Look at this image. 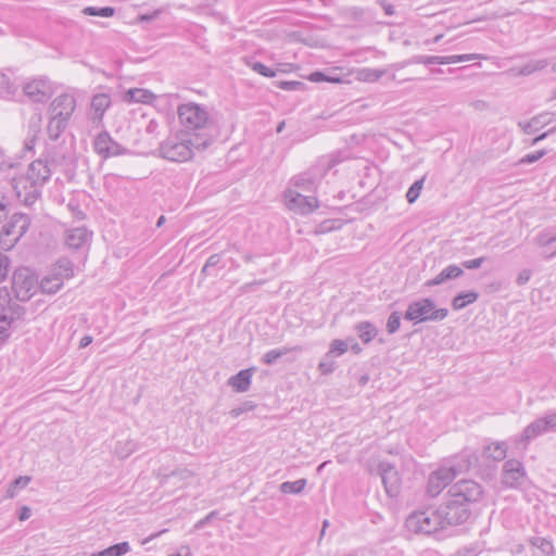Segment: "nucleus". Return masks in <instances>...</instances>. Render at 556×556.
<instances>
[{"label":"nucleus","instance_id":"obj_2","mask_svg":"<svg viewBox=\"0 0 556 556\" xmlns=\"http://www.w3.org/2000/svg\"><path fill=\"white\" fill-rule=\"evenodd\" d=\"M212 143L211 137L202 134L192 137L188 132H177L167 137L159 147V154L170 162H187L195 151H203Z\"/></svg>","mask_w":556,"mask_h":556},{"label":"nucleus","instance_id":"obj_57","mask_svg":"<svg viewBox=\"0 0 556 556\" xmlns=\"http://www.w3.org/2000/svg\"><path fill=\"white\" fill-rule=\"evenodd\" d=\"M8 213L9 208L5 197L0 195V222H2L8 216Z\"/></svg>","mask_w":556,"mask_h":556},{"label":"nucleus","instance_id":"obj_63","mask_svg":"<svg viewBox=\"0 0 556 556\" xmlns=\"http://www.w3.org/2000/svg\"><path fill=\"white\" fill-rule=\"evenodd\" d=\"M555 130H556V128L554 127V128H552V129H549V130H547V131H545V132L541 134L540 136L535 137V138L532 140L531 144H532V146L538 144L540 141L544 140L548 135L553 134Z\"/></svg>","mask_w":556,"mask_h":556},{"label":"nucleus","instance_id":"obj_59","mask_svg":"<svg viewBox=\"0 0 556 556\" xmlns=\"http://www.w3.org/2000/svg\"><path fill=\"white\" fill-rule=\"evenodd\" d=\"M222 260V256L220 254H213L211 255L207 261H206V268H212V267H215L219 264Z\"/></svg>","mask_w":556,"mask_h":556},{"label":"nucleus","instance_id":"obj_17","mask_svg":"<svg viewBox=\"0 0 556 556\" xmlns=\"http://www.w3.org/2000/svg\"><path fill=\"white\" fill-rule=\"evenodd\" d=\"M75 109L76 99L74 96L62 93L50 103L49 113L51 116L56 118H65L70 121Z\"/></svg>","mask_w":556,"mask_h":556},{"label":"nucleus","instance_id":"obj_3","mask_svg":"<svg viewBox=\"0 0 556 556\" xmlns=\"http://www.w3.org/2000/svg\"><path fill=\"white\" fill-rule=\"evenodd\" d=\"M177 114L182 126L181 132L191 134L192 137L202 134L205 137L212 138L207 131L212 121L205 106L194 102L180 104L177 109Z\"/></svg>","mask_w":556,"mask_h":556},{"label":"nucleus","instance_id":"obj_54","mask_svg":"<svg viewBox=\"0 0 556 556\" xmlns=\"http://www.w3.org/2000/svg\"><path fill=\"white\" fill-rule=\"evenodd\" d=\"M484 260H485L484 257L468 260V261H464L462 263V265L466 269H476V268H479L483 264Z\"/></svg>","mask_w":556,"mask_h":556},{"label":"nucleus","instance_id":"obj_15","mask_svg":"<svg viewBox=\"0 0 556 556\" xmlns=\"http://www.w3.org/2000/svg\"><path fill=\"white\" fill-rule=\"evenodd\" d=\"M453 480V472H450L446 466L438 468L428 478L427 494L438 496Z\"/></svg>","mask_w":556,"mask_h":556},{"label":"nucleus","instance_id":"obj_6","mask_svg":"<svg viewBox=\"0 0 556 556\" xmlns=\"http://www.w3.org/2000/svg\"><path fill=\"white\" fill-rule=\"evenodd\" d=\"M446 308H435V303L429 298H424L408 304L404 319L420 324L425 321H440L446 318Z\"/></svg>","mask_w":556,"mask_h":556},{"label":"nucleus","instance_id":"obj_56","mask_svg":"<svg viewBox=\"0 0 556 556\" xmlns=\"http://www.w3.org/2000/svg\"><path fill=\"white\" fill-rule=\"evenodd\" d=\"M531 274H532V273H531V270H530V269H522V270L519 273V275H518V277H517L516 282H517L519 286H522V285L527 283V282L530 280V278H531Z\"/></svg>","mask_w":556,"mask_h":556},{"label":"nucleus","instance_id":"obj_44","mask_svg":"<svg viewBox=\"0 0 556 556\" xmlns=\"http://www.w3.org/2000/svg\"><path fill=\"white\" fill-rule=\"evenodd\" d=\"M192 475L193 473L187 468L174 470L170 473H162L161 475V483L164 484L172 477H178L180 480H188L189 478L192 477Z\"/></svg>","mask_w":556,"mask_h":556},{"label":"nucleus","instance_id":"obj_35","mask_svg":"<svg viewBox=\"0 0 556 556\" xmlns=\"http://www.w3.org/2000/svg\"><path fill=\"white\" fill-rule=\"evenodd\" d=\"M538 243L544 249L543 255L545 258L548 260L556 255V236L547 237L546 235H541L538 238Z\"/></svg>","mask_w":556,"mask_h":556},{"label":"nucleus","instance_id":"obj_43","mask_svg":"<svg viewBox=\"0 0 556 556\" xmlns=\"http://www.w3.org/2000/svg\"><path fill=\"white\" fill-rule=\"evenodd\" d=\"M248 65L257 74L264 76V77H275L276 72L275 70L266 66L265 64L258 62V61H250L248 62Z\"/></svg>","mask_w":556,"mask_h":556},{"label":"nucleus","instance_id":"obj_30","mask_svg":"<svg viewBox=\"0 0 556 556\" xmlns=\"http://www.w3.org/2000/svg\"><path fill=\"white\" fill-rule=\"evenodd\" d=\"M354 329L365 344H368L378 334L377 328L369 321H361L355 325Z\"/></svg>","mask_w":556,"mask_h":556},{"label":"nucleus","instance_id":"obj_20","mask_svg":"<svg viewBox=\"0 0 556 556\" xmlns=\"http://www.w3.org/2000/svg\"><path fill=\"white\" fill-rule=\"evenodd\" d=\"M477 462L478 457L476 453L464 450L459 455L455 456L446 467L450 472H453V478L455 479L458 475L468 471Z\"/></svg>","mask_w":556,"mask_h":556},{"label":"nucleus","instance_id":"obj_38","mask_svg":"<svg viewBox=\"0 0 556 556\" xmlns=\"http://www.w3.org/2000/svg\"><path fill=\"white\" fill-rule=\"evenodd\" d=\"M306 479H299L295 481H286L282 482L279 486V490L283 494H298L303 491L306 485Z\"/></svg>","mask_w":556,"mask_h":556},{"label":"nucleus","instance_id":"obj_51","mask_svg":"<svg viewBox=\"0 0 556 556\" xmlns=\"http://www.w3.org/2000/svg\"><path fill=\"white\" fill-rule=\"evenodd\" d=\"M546 154V150H540L533 153H529L520 159L519 164H531L539 161Z\"/></svg>","mask_w":556,"mask_h":556},{"label":"nucleus","instance_id":"obj_1","mask_svg":"<svg viewBox=\"0 0 556 556\" xmlns=\"http://www.w3.org/2000/svg\"><path fill=\"white\" fill-rule=\"evenodd\" d=\"M482 486L473 480H459L447 492L448 498L438 508L443 523L458 526L466 522L470 515V504L479 502L483 496Z\"/></svg>","mask_w":556,"mask_h":556},{"label":"nucleus","instance_id":"obj_47","mask_svg":"<svg viewBox=\"0 0 556 556\" xmlns=\"http://www.w3.org/2000/svg\"><path fill=\"white\" fill-rule=\"evenodd\" d=\"M348 343L343 340H333L331 345H330V350L328 352V356H332V355H336V356H339V355H342L344 352L348 351Z\"/></svg>","mask_w":556,"mask_h":556},{"label":"nucleus","instance_id":"obj_39","mask_svg":"<svg viewBox=\"0 0 556 556\" xmlns=\"http://www.w3.org/2000/svg\"><path fill=\"white\" fill-rule=\"evenodd\" d=\"M83 13L85 15H89V16L111 17L114 15L115 10L112 7H103V8L86 7L83 10Z\"/></svg>","mask_w":556,"mask_h":556},{"label":"nucleus","instance_id":"obj_33","mask_svg":"<svg viewBox=\"0 0 556 556\" xmlns=\"http://www.w3.org/2000/svg\"><path fill=\"white\" fill-rule=\"evenodd\" d=\"M345 16L350 21L359 23H369L374 20L370 11L356 7L348 9L345 11Z\"/></svg>","mask_w":556,"mask_h":556},{"label":"nucleus","instance_id":"obj_58","mask_svg":"<svg viewBox=\"0 0 556 556\" xmlns=\"http://www.w3.org/2000/svg\"><path fill=\"white\" fill-rule=\"evenodd\" d=\"M336 164H337V161L331 157L329 160L328 159L325 160V163H324V160H320L318 163V166L324 168V174H326V172L331 169Z\"/></svg>","mask_w":556,"mask_h":556},{"label":"nucleus","instance_id":"obj_12","mask_svg":"<svg viewBox=\"0 0 556 556\" xmlns=\"http://www.w3.org/2000/svg\"><path fill=\"white\" fill-rule=\"evenodd\" d=\"M486 56L477 53L470 54H458V55H448V56H440V55H416L412 58L408 62L414 64H453L458 62H468L476 60H485Z\"/></svg>","mask_w":556,"mask_h":556},{"label":"nucleus","instance_id":"obj_64","mask_svg":"<svg viewBox=\"0 0 556 556\" xmlns=\"http://www.w3.org/2000/svg\"><path fill=\"white\" fill-rule=\"evenodd\" d=\"M30 509L27 506H23L20 510L18 518L22 521L27 520L30 517Z\"/></svg>","mask_w":556,"mask_h":556},{"label":"nucleus","instance_id":"obj_13","mask_svg":"<svg viewBox=\"0 0 556 556\" xmlns=\"http://www.w3.org/2000/svg\"><path fill=\"white\" fill-rule=\"evenodd\" d=\"M51 169L48 163L42 160H36L28 165V168L24 175H21V185L29 182L34 184L35 187L42 189L43 185L50 179Z\"/></svg>","mask_w":556,"mask_h":556},{"label":"nucleus","instance_id":"obj_4","mask_svg":"<svg viewBox=\"0 0 556 556\" xmlns=\"http://www.w3.org/2000/svg\"><path fill=\"white\" fill-rule=\"evenodd\" d=\"M313 186V175L311 173H303L292 178V187L285 191L286 206L300 215H307L313 211V204L309 201V195L304 192H309Z\"/></svg>","mask_w":556,"mask_h":556},{"label":"nucleus","instance_id":"obj_41","mask_svg":"<svg viewBox=\"0 0 556 556\" xmlns=\"http://www.w3.org/2000/svg\"><path fill=\"white\" fill-rule=\"evenodd\" d=\"M426 180V175L420 179L416 180L406 193V200L408 203H414L420 195V191L424 187V182Z\"/></svg>","mask_w":556,"mask_h":556},{"label":"nucleus","instance_id":"obj_27","mask_svg":"<svg viewBox=\"0 0 556 556\" xmlns=\"http://www.w3.org/2000/svg\"><path fill=\"white\" fill-rule=\"evenodd\" d=\"M252 371L253 369L240 370L238 374L229 378V386H231L237 392L248 391L251 384Z\"/></svg>","mask_w":556,"mask_h":556},{"label":"nucleus","instance_id":"obj_8","mask_svg":"<svg viewBox=\"0 0 556 556\" xmlns=\"http://www.w3.org/2000/svg\"><path fill=\"white\" fill-rule=\"evenodd\" d=\"M29 225L28 215L14 213L0 231V248L11 250L28 230Z\"/></svg>","mask_w":556,"mask_h":556},{"label":"nucleus","instance_id":"obj_10","mask_svg":"<svg viewBox=\"0 0 556 556\" xmlns=\"http://www.w3.org/2000/svg\"><path fill=\"white\" fill-rule=\"evenodd\" d=\"M38 278L28 267L14 270L12 276V290L18 301H28L37 291Z\"/></svg>","mask_w":556,"mask_h":556},{"label":"nucleus","instance_id":"obj_21","mask_svg":"<svg viewBox=\"0 0 556 556\" xmlns=\"http://www.w3.org/2000/svg\"><path fill=\"white\" fill-rule=\"evenodd\" d=\"M90 236L86 227L72 228L66 231L65 243L68 248L77 250L88 242Z\"/></svg>","mask_w":556,"mask_h":556},{"label":"nucleus","instance_id":"obj_31","mask_svg":"<svg viewBox=\"0 0 556 556\" xmlns=\"http://www.w3.org/2000/svg\"><path fill=\"white\" fill-rule=\"evenodd\" d=\"M68 119L65 118H56L50 115V119L47 127L48 136L51 140H58L61 134L67 127Z\"/></svg>","mask_w":556,"mask_h":556},{"label":"nucleus","instance_id":"obj_18","mask_svg":"<svg viewBox=\"0 0 556 556\" xmlns=\"http://www.w3.org/2000/svg\"><path fill=\"white\" fill-rule=\"evenodd\" d=\"M526 470L521 462L508 459L505 462L502 471V481L509 488H517L522 484Z\"/></svg>","mask_w":556,"mask_h":556},{"label":"nucleus","instance_id":"obj_55","mask_svg":"<svg viewBox=\"0 0 556 556\" xmlns=\"http://www.w3.org/2000/svg\"><path fill=\"white\" fill-rule=\"evenodd\" d=\"M383 75L382 71L368 70L364 74V79L368 81H376Z\"/></svg>","mask_w":556,"mask_h":556},{"label":"nucleus","instance_id":"obj_40","mask_svg":"<svg viewBox=\"0 0 556 556\" xmlns=\"http://www.w3.org/2000/svg\"><path fill=\"white\" fill-rule=\"evenodd\" d=\"M136 451V443L132 440H126L125 442H118L115 446V454L119 458H126Z\"/></svg>","mask_w":556,"mask_h":556},{"label":"nucleus","instance_id":"obj_16","mask_svg":"<svg viewBox=\"0 0 556 556\" xmlns=\"http://www.w3.org/2000/svg\"><path fill=\"white\" fill-rule=\"evenodd\" d=\"M20 182L21 176L14 177L11 181L16 198L26 206L33 205L41 195V188L35 187L30 180L22 185Z\"/></svg>","mask_w":556,"mask_h":556},{"label":"nucleus","instance_id":"obj_25","mask_svg":"<svg viewBox=\"0 0 556 556\" xmlns=\"http://www.w3.org/2000/svg\"><path fill=\"white\" fill-rule=\"evenodd\" d=\"M124 101L127 103H151L155 96L147 89L132 88L125 92Z\"/></svg>","mask_w":556,"mask_h":556},{"label":"nucleus","instance_id":"obj_5","mask_svg":"<svg viewBox=\"0 0 556 556\" xmlns=\"http://www.w3.org/2000/svg\"><path fill=\"white\" fill-rule=\"evenodd\" d=\"M405 526L410 532L426 535H430L445 528L439 508H427L412 513L407 517Z\"/></svg>","mask_w":556,"mask_h":556},{"label":"nucleus","instance_id":"obj_22","mask_svg":"<svg viewBox=\"0 0 556 556\" xmlns=\"http://www.w3.org/2000/svg\"><path fill=\"white\" fill-rule=\"evenodd\" d=\"M464 274L460 266L451 264L443 268L434 278L429 279L425 282L426 287H434L444 283L447 280L456 279Z\"/></svg>","mask_w":556,"mask_h":556},{"label":"nucleus","instance_id":"obj_48","mask_svg":"<svg viewBox=\"0 0 556 556\" xmlns=\"http://www.w3.org/2000/svg\"><path fill=\"white\" fill-rule=\"evenodd\" d=\"M30 482V477L28 476H20L13 480L11 486L9 489V496L13 497L15 495V489H23Z\"/></svg>","mask_w":556,"mask_h":556},{"label":"nucleus","instance_id":"obj_14","mask_svg":"<svg viewBox=\"0 0 556 556\" xmlns=\"http://www.w3.org/2000/svg\"><path fill=\"white\" fill-rule=\"evenodd\" d=\"M379 475L381 477V481L383 483L386 493L390 497H395L400 493L401 489V477L395 467L388 463L381 462L378 466Z\"/></svg>","mask_w":556,"mask_h":556},{"label":"nucleus","instance_id":"obj_29","mask_svg":"<svg viewBox=\"0 0 556 556\" xmlns=\"http://www.w3.org/2000/svg\"><path fill=\"white\" fill-rule=\"evenodd\" d=\"M484 455L495 462L503 460L507 455V443L504 441L492 442L484 448Z\"/></svg>","mask_w":556,"mask_h":556},{"label":"nucleus","instance_id":"obj_52","mask_svg":"<svg viewBox=\"0 0 556 556\" xmlns=\"http://www.w3.org/2000/svg\"><path fill=\"white\" fill-rule=\"evenodd\" d=\"M218 517V511L217 510H212L210 514H207L204 518L200 519L199 521H197L194 523V527L193 529L194 530H200L202 529L203 527H205L206 525H208L210 522H212V520H214L215 518Z\"/></svg>","mask_w":556,"mask_h":556},{"label":"nucleus","instance_id":"obj_32","mask_svg":"<svg viewBox=\"0 0 556 556\" xmlns=\"http://www.w3.org/2000/svg\"><path fill=\"white\" fill-rule=\"evenodd\" d=\"M130 551V545L128 542H121L109 546L100 552L92 553L90 556H123Z\"/></svg>","mask_w":556,"mask_h":556},{"label":"nucleus","instance_id":"obj_24","mask_svg":"<svg viewBox=\"0 0 556 556\" xmlns=\"http://www.w3.org/2000/svg\"><path fill=\"white\" fill-rule=\"evenodd\" d=\"M552 118L547 113L539 114L532 117L528 122H519L518 126L522 129L525 134L531 135L540 130L545 125L549 124Z\"/></svg>","mask_w":556,"mask_h":556},{"label":"nucleus","instance_id":"obj_62","mask_svg":"<svg viewBox=\"0 0 556 556\" xmlns=\"http://www.w3.org/2000/svg\"><path fill=\"white\" fill-rule=\"evenodd\" d=\"M379 3L387 15L391 16L395 13L394 7L391 3H388L386 1H380Z\"/></svg>","mask_w":556,"mask_h":556},{"label":"nucleus","instance_id":"obj_26","mask_svg":"<svg viewBox=\"0 0 556 556\" xmlns=\"http://www.w3.org/2000/svg\"><path fill=\"white\" fill-rule=\"evenodd\" d=\"M301 351H302V348L300 345L274 349L264 354L262 362L266 365H274L281 357L287 356L292 353H299Z\"/></svg>","mask_w":556,"mask_h":556},{"label":"nucleus","instance_id":"obj_42","mask_svg":"<svg viewBox=\"0 0 556 556\" xmlns=\"http://www.w3.org/2000/svg\"><path fill=\"white\" fill-rule=\"evenodd\" d=\"M531 544L540 549L544 555H552L554 553V545L552 541L544 538H533Z\"/></svg>","mask_w":556,"mask_h":556},{"label":"nucleus","instance_id":"obj_60","mask_svg":"<svg viewBox=\"0 0 556 556\" xmlns=\"http://www.w3.org/2000/svg\"><path fill=\"white\" fill-rule=\"evenodd\" d=\"M301 85H302V83H300V81H282L281 88L285 90H294L298 87H300Z\"/></svg>","mask_w":556,"mask_h":556},{"label":"nucleus","instance_id":"obj_50","mask_svg":"<svg viewBox=\"0 0 556 556\" xmlns=\"http://www.w3.org/2000/svg\"><path fill=\"white\" fill-rule=\"evenodd\" d=\"M10 269V260L9 257L0 252V282H2L9 273Z\"/></svg>","mask_w":556,"mask_h":556},{"label":"nucleus","instance_id":"obj_28","mask_svg":"<svg viewBox=\"0 0 556 556\" xmlns=\"http://www.w3.org/2000/svg\"><path fill=\"white\" fill-rule=\"evenodd\" d=\"M62 277H59L55 273H51L41 279L38 287L42 293L54 294L62 288Z\"/></svg>","mask_w":556,"mask_h":556},{"label":"nucleus","instance_id":"obj_53","mask_svg":"<svg viewBox=\"0 0 556 556\" xmlns=\"http://www.w3.org/2000/svg\"><path fill=\"white\" fill-rule=\"evenodd\" d=\"M340 83L341 78L338 76L326 75L323 72L315 71V83Z\"/></svg>","mask_w":556,"mask_h":556},{"label":"nucleus","instance_id":"obj_7","mask_svg":"<svg viewBox=\"0 0 556 556\" xmlns=\"http://www.w3.org/2000/svg\"><path fill=\"white\" fill-rule=\"evenodd\" d=\"M556 429V412H547L530 422L520 435L511 438L517 448H526L528 444L540 435L546 434Z\"/></svg>","mask_w":556,"mask_h":556},{"label":"nucleus","instance_id":"obj_9","mask_svg":"<svg viewBox=\"0 0 556 556\" xmlns=\"http://www.w3.org/2000/svg\"><path fill=\"white\" fill-rule=\"evenodd\" d=\"M25 309L14 302L7 288L0 290V342H4L10 337L11 324L20 319Z\"/></svg>","mask_w":556,"mask_h":556},{"label":"nucleus","instance_id":"obj_49","mask_svg":"<svg viewBox=\"0 0 556 556\" xmlns=\"http://www.w3.org/2000/svg\"><path fill=\"white\" fill-rule=\"evenodd\" d=\"M331 357L332 356H328L327 354L326 358L319 363L318 368L321 371V374L327 375L334 370L336 363L332 361Z\"/></svg>","mask_w":556,"mask_h":556},{"label":"nucleus","instance_id":"obj_37","mask_svg":"<svg viewBox=\"0 0 556 556\" xmlns=\"http://www.w3.org/2000/svg\"><path fill=\"white\" fill-rule=\"evenodd\" d=\"M547 65L548 61L546 59L531 61L522 65L519 68L518 74L521 76H529L538 71L544 70Z\"/></svg>","mask_w":556,"mask_h":556},{"label":"nucleus","instance_id":"obj_11","mask_svg":"<svg viewBox=\"0 0 556 556\" xmlns=\"http://www.w3.org/2000/svg\"><path fill=\"white\" fill-rule=\"evenodd\" d=\"M93 149L103 159L128 153V149L113 140L108 131H102L96 137Z\"/></svg>","mask_w":556,"mask_h":556},{"label":"nucleus","instance_id":"obj_36","mask_svg":"<svg viewBox=\"0 0 556 556\" xmlns=\"http://www.w3.org/2000/svg\"><path fill=\"white\" fill-rule=\"evenodd\" d=\"M59 277H62V281L64 279H70L74 276L73 263L70 260L62 258L56 263V266L53 268V271Z\"/></svg>","mask_w":556,"mask_h":556},{"label":"nucleus","instance_id":"obj_61","mask_svg":"<svg viewBox=\"0 0 556 556\" xmlns=\"http://www.w3.org/2000/svg\"><path fill=\"white\" fill-rule=\"evenodd\" d=\"M168 556H191V551H190L189 546L184 545V546H180L178 552L169 554Z\"/></svg>","mask_w":556,"mask_h":556},{"label":"nucleus","instance_id":"obj_19","mask_svg":"<svg viewBox=\"0 0 556 556\" xmlns=\"http://www.w3.org/2000/svg\"><path fill=\"white\" fill-rule=\"evenodd\" d=\"M23 91L29 100L38 103L47 101L52 93L50 83L46 78H38L26 83Z\"/></svg>","mask_w":556,"mask_h":556},{"label":"nucleus","instance_id":"obj_45","mask_svg":"<svg viewBox=\"0 0 556 556\" xmlns=\"http://www.w3.org/2000/svg\"><path fill=\"white\" fill-rule=\"evenodd\" d=\"M15 92V87L11 83L9 76L0 73V96H10Z\"/></svg>","mask_w":556,"mask_h":556},{"label":"nucleus","instance_id":"obj_34","mask_svg":"<svg viewBox=\"0 0 556 556\" xmlns=\"http://www.w3.org/2000/svg\"><path fill=\"white\" fill-rule=\"evenodd\" d=\"M478 296L479 294L475 291L460 292L453 299L452 306L456 311L463 309L468 304L476 302Z\"/></svg>","mask_w":556,"mask_h":556},{"label":"nucleus","instance_id":"obj_23","mask_svg":"<svg viewBox=\"0 0 556 556\" xmlns=\"http://www.w3.org/2000/svg\"><path fill=\"white\" fill-rule=\"evenodd\" d=\"M111 105V98L108 93H98L92 97L91 110L93 111V121L101 122L105 111Z\"/></svg>","mask_w":556,"mask_h":556},{"label":"nucleus","instance_id":"obj_46","mask_svg":"<svg viewBox=\"0 0 556 556\" xmlns=\"http://www.w3.org/2000/svg\"><path fill=\"white\" fill-rule=\"evenodd\" d=\"M401 326V314L399 312H393L390 314L387 321V331L389 333H395Z\"/></svg>","mask_w":556,"mask_h":556}]
</instances>
